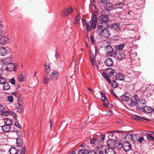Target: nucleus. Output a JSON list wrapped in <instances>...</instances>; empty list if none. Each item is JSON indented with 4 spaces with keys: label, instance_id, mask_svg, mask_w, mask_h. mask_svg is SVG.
I'll return each instance as SVG.
<instances>
[{
    "label": "nucleus",
    "instance_id": "f257e3e1",
    "mask_svg": "<svg viewBox=\"0 0 154 154\" xmlns=\"http://www.w3.org/2000/svg\"><path fill=\"white\" fill-rule=\"evenodd\" d=\"M114 70L110 68L106 69L105 71V73H103L104 78L109 83H110L111 82V80L109 78V77L112 76L114 74Z\"/></svg>",
    "mask_w": 154,
    "mask_h": 154
},
{
    "label": "nucleus",
    "instance_id": "f03ea898",
    "mask_svg": "<svg viewBox=\"0 0 154 154\" xmlns=\"http://www.w3.org/2000/svg\"><path fill=\"white\" fill-rule=\"evenodd\" d=\"M139 99V97L137 94L133 97L128 101V104L130 106H134L137 104V102Z\"/></svg>",
    "mask_w": 154,
    "mask_h": 154
},
{
    "label": "nucleus",
    "instance_id": "7ed1b4c3",
    "mask_svg": "<svg viewBox=\"0 0 154 154\" xmlns=\"http://www.w3.org/2000/svg\"><path fill=\"white\" fill-rule=\"evenodd\" d=\"M146 101L143 98H141L139 97V99L137 102V109L140 111H141L146 106Z\"/></svg>",
    "mask_w": 154,
    "mask_h": 154
},
{
    "label": "nucleus",
    "instance_id": "20e7f679",
    "mask_svg": "<svg viewBox=\"0 0 154 154\" xmlns=\"http://www.w3.org/2000/svg\"><path fill=\"white\" fill-rule=\"evenodd\" d=\"M105 48V52L108 56L113 57L116 52V50L113 51V49L110 45L106 46Z\"/></svg>",
    "mask_w": 154,
    "mask_h": 154
},
{
    "label": "nucleus",
    "instance_id": "39448f33",
    "mask_svg": "<svg viewBox=\"0 0 154 154\" xmlns=\"http://www.w3.org/2000/svg\"><path fill=\"white\" fill-rule=\"evenodd\" d=\"M113 57L116 59L122 60L124 59L126 57V54L124 51H119L117 52L116 51V52Z\"/></svg>",
    "mask_w": 154,
    "mask_h": 154
},
{
    "label": "nucleus",
    "instance_id": "423d86ee",
    "mask_svg": "<svg viewBox=\"0 0 154 154\" xmlns=\"http://www.w3.org/2000/svg\"><path fill=\"white\" fill-rule=\"evenodd\" d=\"M18 66V65L17 63H11L8 64L6 67V69L8 71L11 72L14 71L15 72Z\"/></svg>",
    "mask_w": 154,
    "mask_h": 154
},
{
    "label": "nucleus",
    "instance_id": "0eeeda50",
    "mask_svg": "<svg viewBox=\"0 0 154 154\" xmlns=\"http://www.w3.org/2000/svg\"><path fill=\"white\" fill-rule=\"evenodd\" d=\"M110 34L109 30L106 28L103 29L100 32V35L106 38L109 37Z\"/></svg>",
    "mask_w": 154,
    "mask_h": 154
},
{
    "label": "nucleus",
    "instance_id": "6e6552de",
    "mask_svg": "<svg viewBox=\"0 0 154 154\" xmlns=\"http://www.w3.org/2000/svg\"><path fill=\"white\" fill-rule=\"evenodd\" d=\"M97 18L96 14L94 13L92 15L91 21L93 29H94L96 27L97 24Z\"/></svg>",
    "mask_w": 154,
    "mask_h": 154
},
{
    "label": "nucleus",
    "instance_id": "1a4fd4ad",
    "mask_svg": "<svg viewBox=\"0 0 154 154\" xmlns=\"http://www.w3.org/2000/svg\"><path fill=\"white\" fill-rule=\"evenodd\" d=\"M123 148L126 152L129 151L132 148V146L129 142L125 141L122 144Z\"/></svg>",
    "mask_w": 154,
    "mask_h": 154
},
{
    "label": "nucleus",
    "instance_id": "9d476101",
    "mask_svg": "<svg viewBox=\"0 0 154 154\" xmlns=\"http://www.w3.org/2000/svg\"><path fill=\"white\" fill-rule=\"evenodd\" d=\"M73 11V9L72 7L67 8L64 9L62 13V16L63 17L67 16L68 14H71Z\"/></svg>",
    "mask_w": 154,
    "mask_h": 154
},
{
    "label": "nucleus",
    "instance_id": "9b49d317",
    "mask_svg": "<svg viewBox=\"0 0 154 154\" xmlns=\"http://www.w3.org/2000/svg\"><path fill=\"white\" fill-rule=\"evenodd\" d=\"M58 75V72L56 70H54L50 75V79L52 80L56 79Z\"/></svg>",
    "mask_w": 154,
    "mask_h": 154
},
{
    "label": "nucleus",
    "instance_id": "f8f14e48",
    "mask_svg": "<svg viewBox=\"0 0 154 154\" xmlns=\"http://www.w3.org/2000/svg\"><path fill=\"white\" fill-rule=\"evenodd\" d=\"M110 27L113 30H116L118 32L120 31V25L118 23H112Z\"/></svg>",
    "mask_w": 154,
    "mask_h": 154
},
{
    "label": "nucleus",
    "instance_id": "ddd939ff",
    "mask_svg": "<svg viewBox=\"0 0 154 154\" xmlns=\"http://www.w3.org/2000/svg\"><path fill=\"white\" fill-rule=\"evenodd\" d=\"M116 144V142L113 140L109 141L107 142V145L109 147V148H112L114 149L117 148V146Z\"/></svg>",
    "mask_w": 154,
    "mask_h": 154
},
{
    "label": "nucleus",
    "instance_id": "4468645a",
    "mask_svg": "<svg viewBox=\"0 0 154 154\" xmlns=\"http://www.w3.org/2000/svg\"><path fill=\"white\" fill-rule=\"evenodd\" d=\"M98 20L100 21H101L103 23H106L108 20V17L107 15H102L99 17Z\"/></svg>",
    "mask_w": 154,
    "mask_h": 154
},
{
    "label": "nucleus",
    "instance_id": "2eb2a0df",
    "mask_svg": "<svg viewBox=\"0 0 154 154\" xmlns=\"http://www.w3.org/2000/svg\"><path fill=\"white\" fill-rule=\"evenodd\" d=\"M130 98V94L128 93H126L121 96L122 100L126 102L127 104H128V101L129 100Z\"/></svg>",
    "mask_w": 154,
    "mask_h": 154
},
{
    "label": "nucleus",
    "instance_id": "dca6fc26",
    "mask_svg": "<svg viewBox=\"0 0 154 154\" xmlns=\"http://www.w3.org/2000/svg\"><path fill=\"white\" fill-rule=\"evenodd\" d=\"M9 42V38L7 36H3L0 39V43L2 45H4Z\"/></svg>",
    "mask_w": 154,
    "mask_h": 154
},
{
    "label": "nucleus",
    "instance_id": "f3484780",
    "mask_svg": "<svg viewBox=\"0 0 154 154\" xmlns=\"http://www.w3.org/2000/svg\"><path fill=\"white\" fill-rule=\"evenodd\" d=\"M153 110V109L151 107L145 106L141 111L149 113Z\"/></svg>",
    "mask_w": 154,
    "mask_h": 154
},
{
    "label": "nucleus",
    "instance_id": "a211bd4d",
    "mask_svg": "<svg viewBox=\"0 0 154 154\" xmlns=\"http://www.w3.org/2000/svg\"><path fill=\"white\" fill-rule=\"evenodd\" d=\"M104 63L106 66H109L113 65V62L111 58H108L105 61Z\"/></svg>",
    "mask_w": 154,
    "mask_h": 154
},
{
    "label": "nucleus",
    "instance_id": "6ab92c4d",
    "mask_svg": "<svg viewBox=\"0 0 154 154\" xmlns=\"http://www.w3.org/2000/svg\"><path fill=\"white\" fill-rule=\"evenodd\" d=\"M12 58L10 57H8L5 59H3L2 60V62L3 64H7L11 63L12 61Z\"/></svg>",
    "mask_w": 154,
    "mask_h": 154
},
{
    "label": "nucleus",
    "instance_id": "aec40b11",
    "mask_svg": "<svg viewBox=\"0 0 154 154\" xmlns=\"http://www.w3.org/2000/svg\"><path fill=\"white\" fill-rule=\"evenodd\" d=\"M124 5H125L123 2H119L113 5L112 7L114 9L121 8Z\"/></svg>",
    "mask_w": 154,
    "mask_h": 154
},
{
    "label": "nucleus",
    "instance_id": "412c9836",
    "mask_svg": "<svg viewBox=\"0 0 154 154\" xmlns=\"http://www.w3.org/2000/svg\"><path fill=\"white\" fill-rule=\"evenodd\" d=\"M154 134V131H149V133L147 134V138L148 140L153 141L154 140L153 135Z\"/></svg>",
    "mask_w": 154,
    "mask_h": 154
},
{
    "label": "nucleus",
    "instance_id": "4be33fe9",
    "mask_svg": "<svg viewBox=\"0 0 154 154\" xmlns=\"http://www.w3.org/2000/svg\"><path fill=\"white\" fill-rule=\"evenodd\" d=\"M2 128L3 131L5 133L8 132L11 130L10 126L6 125L2 126Z\"/></svg>",
    "mask_w": 154,
    "mask_h": 154
},
{
    "label": "nucleus",
    "instance_id": "5701e85b",
    "mask_svg": "<svg viewBox=\"0 0 154 154\" xmlns=\"http://www.w3.org/2000/svg\"><path fill=\"white\" fill-rule=\"evenodd\" d=\"M7 50L4 47H0V55L5 56L7 53Z\"/></svg>",
    "mask_w": 154,
    "mask_h": 154
},
{
    "label": "nucleus",
    "instance_id": "b1692460",
    "mask_svg": "<svg viewBox=\"0 0 154 154\" xmlns=\"http://www.w3.org/2000/svg\"><path fill=\"white\" fill-rule=\"evenodd\" d=\"M105 154H116L115 150L112 148H107L105 150Z\"/></svg>",
    "mask_w": 154,
    "mask_h": 154
},
{
    "label": "nucleus",
    "instance_id": "393cba45",
    "mask_svg": "<svg viewBox=\"0 0 154 154\" xmlns=\"http://www.w3.org/2000/svg\"><path fill=\"white\" fill-rule=\"evenodd\" d=\"M16 109L18 112H20L22 110V106L21 102H19L16 104Z\"/></svg>",
    "mask_w": 154,
    "mask_h": 154
},
{
    "label": "nucleus",
    "instance_id": "a878e982",
    "mask_svg": "<svg viewBox=\"0 0 154 154\" xmlns=\"http://www.w3.org/2000/svg\"><path fill=\"white\" fill-rule=\"evenodd\" d=\"M116 80L123 81L124 79V76L123 74H118L116 76Z\"/></svg>",
    "mask_w": 154,
    "mask_h": 154
},
{
    "label": "nucleus",
    "instance_id": "bb28decb",
    "mask_svg": "<svg viewBox=\"0 0 154 154\" xmlns=\"http://www.w3.org/2000/svg\"><path fill=\"white\" fill-rule=\"evenodd\" d=\"M4 122L5 125L10 126L13 124L12 121L8 118H5L4 119Z\"/></svg>",
    "mask_w": 154,
    "mask_h": 154
},
{
    "label": "nucleus",
    "instance_id": "cd10ccee",
    "mask_svg": "<svg viewBox=\"0 0 154 154\" xmlns=\"http://www.w3.org/2000/svg\"><path fill=\"white\" fill-rule=\"evenodd\" d=\"M86 28V30L88 32H90L92 28V23L90 21L87 22V23L85 26Z\"/></svg>",
    "mask_w": 154,
    "mask_h": 154
},
{
    "label": "nucleus",
    "instance_id": "c85d7f7f",
    "mask_svg": "<svg viewBox=\"0 0 154 154\" xmlns=\"http://www.w3.org/2000/svg\"><path fill=\"white\" fill-rule=\"evenodd\" d=\"M10 154H17L18 150L14 147H11L9 150Z\"/></svg>",
    "mask_w": 154,
    "mask_h": 154
},
{
    "label": "nucleus",
    "instance_id": "c756f323",
    "mask_svg": "<svg viewBox=\"0 0 154 154\" xmlns=\"http://www.w3.org/2000/svg\"><path fill=\"white\" fill-rule=\"evenodd\" d=\"M23 144V140L20 137L17 138V144L18 146H21Z\"/></svg>",
    "mask_w": 154,
    "mask_h": 154
},
{
    "label": "nucleus",
    "instance_id": "7c9ffc66",
    "mask_svg": "<svg viewBox=\"0 0 154 154\" xmlns=\"http://www.w3.org/2000/svg\"><path fill=\"white\" fill-rule=\"evenodd\" d=\"M125 46V44L124 43L120 44L116 46L115 47V49L116 50H122Z\"/></svg>",
    "mask_w": 154,
    "mask_h": 154
},
{
    "label": "nucleus",
    "instance_id": "2f4dec72",
    "mask_svg": "<svg viewBox=\"0 0 154 154\" xmlns=\"http://www.w3.org/2000/svg\"><path fill=\"white\" fill-rule=\"evenodd\" d=\"M90 143H92V144H100V140L97 138L93 139L91 140H90Z\"/></svg>",
    "mask_w": 154,
    "mask_h": 154
},
{
    "label": "nucleus",
    "instance_id": "473e14b6",
    "mask_svg": "<svg viewBox=\"0 0 154 154\" xmlns=\"http://www.w3.org/2000/svg\"><path fill=\"white\" fill-rule=\"evenodd\" d=\"M18 79L19 82H23L25 80V77L21 73L18 76Z\"/></svg>",
    "mask_w": 154,
    "mask_h": 154
},
{
    "label": "nucleus",
    "instance_id": "72a5a7b5",
    "mask_svg": "<svg viewBox=\"0 0 154 154\" xmlns=\"http://www.w3.org/2000/svg\"><path fill=\"white\" fill-rule=\"evenodd\" d=\"M89 152L87 149H80L78 152V154H88Z\"/></svg>",
    "mask_w": 154,
    "mask_h": 154
},
{
    "label": "nucleus",
    "instance_id": "f704fd0d",
    "mask_svg": "<svg viewBox=\"0 0 154 154\" xmlns=\"http://www.w3.org/2000/svg\"><path fill=\"white\" fill-rule=\"evenodd\" d=\"M45 69L46 70L47 74H48L50 70V66L48 63H45Z\"/></svg>",
    "mask_w": 154,
    "mask_h": 154
},
{
    "label": "nucleus",
    "instance_id": "c9c22d12",
    "mask_svg": "<svg viewBox=\"0 0 154 154\" xmlns=\"http://www.w3.org/2000/svg\"><path fill=\"white\" fill-rule=\"evenodd\" d=\"M10 88V86L8 83H5L3 85V89L4 90H7Z\"/></svg>",
    "mask_w": 154,
    "mask_h": 154
},
{
    "label": "nucleus",
    "instance_id": "e433bc0d",
    "mask_svg": "<svg viewBox=\"0 0 154 154\" xmlns=\"http://www.w3.org/2000/svg\"><path fill=\"white\" fill-rule=\"evenodd\" d=\"M50 79V78L48 79V76L46 75H45L43 78V83L47 84Z\"/></svg>",
    "mask_w": 154,
    "mask_h": 154
},
{
    "label": "nucleus",
    "instance_id": "4c0bfd02",
    "mask_svg": "<svg viewBox=\"0 0 154 154\" xmlns=\"http://www.w3.org/2000/svg\"><path fill=\"white\" fill-rule=\"evenodd\" d=\"M137 136L138 135L135 134H132L131 139L134 141L137 142V140L138 139Z\"/></svg>",
    "mask_w": 154,
    "mask_h": 154
},
{
    "label": "nucleus",
    "instance_id": "58836bf2",
    "mask_svg": "<svg viewBox=\"0 0 154 154\" xmlns=\"http://www.w3.org/2000/svg\"><path fill=\"white\" fill-rule=\"evenodd\" d=\"M6 82V80L4 77L0 76V84H3Z\"/></svg>",
    "mask_w": 154,
    "mask_h": 154
},
{
    "label": "nucleus",
    "instance_id": "ea45409f",
    "mask_svg": "<svg viewBox=\"0 0 154 154\" xmlns=\"http://www.w3.org/2000/svg\"><path fill=\"white\" fill-rule=\"evenodd\" d=\"M111 86L114 88H116L118 86V84L115 81H112Z\"/></svg>",
    "mask_w": 154,
    "mask_h": 154
},
{
    "label": "nucleus",
    "instance_id": "a19ab883",
    "mask_svg": "<svg viewBox=\"0 0 154 154\" xmlns=\"http://www.w3.org/2000/svg\"><path fill=\"white\" fill-rule=\"evenodd\" d=\"M145 141V139L143 137H139L137 140V142H139L140 143H142L143 141Z\"/></svg>",
    "mask_w": 154,
    "mask_h": 154
},
{
    "label": "nucleus",
    "instance_id": "79ce46f5",
    "mask_svg": "<svg viewBox=\"0 0 154 154\" xmlns=\"http://www.w3.org/2000/svg\"><path fill=\"white\" fill-rule=\"evenodd\" d=\"M105 137V135L103 134L100 136V138H98L100 140V143H101L103 142V141L104 140Z\"/></svg>",
    "mask_w": 154,
    "mask_h": 154
},
{
    "label": "nucleus",
    "instance_id": "37998d69",
    "mask_svg": "<svg viewBox=\"0 0 154 154\" xmlns=\"http://www.w3.org/2000/svg\"><path fill=\"white\" fill-rule=\"evenodd\" d=\"M94 56H91L90 59L91 60V62L92 63V64L93 66H96V63L95 62L94 60Z\"/></svg>",
    "mask_w": 154,
    "mask_h": 154
},
{
    "label": "nucleus",
    "instance_id": "c03bdc74",
    "mask_svg": "<svg viewBox=\"0 0 154 154\" xmlns=\"http://www.w3.org/2000/svg\"><path fill=\"white\" fill-rule=\"evenodd\" d=\"M82 21L83 26H85L87 23L86 20L85 18H83L82 19Z\"/></svg>",
    "mask_w": 154,
    "mask_h": 154
},
{
    "label": "nucleus",
    "instance_id": "a18cd8bd",
    "mask_svg": "<svg viewBox=\"0 0 154 154\" xmlns=\"http://www.w3.org/2000/svg\"><path fill=\"white\" fill-rule=\"evenodd\" d=\"M1 114L5 116H9L10 115V112L7 111H3L2 113Z\"/></svg>",
    "mask_w": 154,
    "mask_h": 154
},
{
    "label": "nucleus",
    "instance_id": "49530a36",
    "mask_svg": "<svg viewBox=\"0 0 154 154\" xmlns=\"http://www.w3.org/2000/svg\"><path fill=\"white\" fill-rule=\"evenodd\" d=\"M8 101L11 103H12L14 101L13 97L12 96H8Z\"/></svg>",
    "mask_w": 154,
    "mask_h": 154
},
{
    "label": "nucleus",
    "instance_id": "de8ad7c7",
    "mask_svg": "<svg viewBox=\"0 0 154 154\" xmlns=\"http://www.w3.org/2000/svg\"><path fill=\"white\" fill-rule=\"evenodd\" d=\"M103 22H100L99 23L97 27L98 28V29H100L103 28Z\"/></svg>",
    "mask_w": 154,
    "mask_h": 154
},
{
    "label": "nucleus",
    "instance_id": "09e8293b",
    "mask_svg": "<svg viewBox=\"0 0 154 154\" xmlns=\"http://www.w3.org/2000/svg\"><path fill=\"white\" fill-rule=\"evenodd\" d=\"M108 134H109L108 135V137L109 139H111V138L114 135L112 131H108L107 132Z\"/></svg>",
    "mask_w": 154,
    "mask_h": 154
},
{
    "label": "nucleus",
    "instance_id": "8fccbe9b",
    "mask_svg": "<svg viewBox=\"0 0 154 154\" xmlns=\"http://www.w3.org/2000/svg\"><path fill=\"white\" fill-rule=\"evenodd\" d=\"M90 39L91 41V43L92 44H93V43L95 42V40L94 38V37L93 35H92L90 37Z\"/></svg>",
    "mask_w": 154,
    "mask_h": 154
},
{
    "label": "nucleus",
    "instance_id": "3c124183",
    "mask_svg": "<svg viewBox=\"0 0 154 154\" xmlns=\"http://www.w3.org/2000/svg\"><path fill=\"white\" fill-rule=\"evenodd\" d=\"M80 15V14L79 13L77 14V15L75 17V20H80L81 18V17Z\"/></svg>",
    "mask_w": 154,
    "mask_h": 154
},
{
    "label": "nucleus",
    "instance_id": "603ef678",
    "mask_svg": "<svg viewBox=\"0 0 154 154\" xmlns=\"http://www.w3.org/2000/svg\"><path fill=\"white\" fill-rule=\"evenodd\" d=\"M14 125L15 126L19 128H21V125L18 122H15L14 124Z\"/></svg>",
    "mask_w": 154,
    "mask_h": 154
},
{
    "label": "nucleus",
    "instance_id": "864d4df0",
    "mask_svg": "<svg viewBox=\"0 0 154 154\" xmlns=\"http://www.w3.org/2000/svg\"><path fill=\"white\" fill-rule=\"evenodd\" d=\"M103 102V105L104 106L107 107L109 105V103L107 100Z\"/></svg>",
    "mask_w": 154,
    "mask_h": 154
},
{
    "label": "nucleus",
    "instance_id": "5fc2aeb1",
    "mask_svg": "<svg viewBox=\"0 0 154 154\" xmlns=\"http://www.w3.org/2000/svg\"><path fill=\"white\" fill-rule=\"evenodd\" d=\"M10 82L12 85H14L15 83V81L14 79V78H12L10 80Z\"/></svg>",
    "mask_w": 154,
    "mask_h": 154
},
{
    "label": "nucleus",
    "instance_id": "6e6d98bb",
    "mask_svg": "<svg viewBox=\"0 0 154 154\" xmlns=\"http://www.w3.org/2000/svg\"><path fill=\"white\" fill-rule=\"evenodd\" d=\"M109 0H101V3L104 4H108Z\"/></svg>",
    "mask_w": 154,
    "mask_h": 154
},
{
    "label": "nucleus",
    "instance_id": "4d7b16f0",
    "mask_svg": "<svg viewBox=\"0 0 154 154\" xmlns=\"http://www.w3.org/2000/svg\"><path fill=\"white\" fill-rule=\"evenodd\" d=\"M112 114V111L110 109L109 111L106 114V115H107V116H109L111 115Z\"/></svg>",
    "mask_w": 154,
    "mask_h": 154
},
{
    "label": "nucleus",
    "instance_id": "13d9d810",
    "mask_svg": "<svg viewBox=\"0 0 154 154\" xmlns=\"http://www.w3.org/2000/svg\"><path fill=\"white\" fill-rule=\"evenodd\" d=\"M55 57L57 59H59L60 57V55L57 52V51H56Z\"/></svg>",
    "mask_w": 154,
    "mask_h": 154
},
{
    "label": "nucleus",
    "instance_id": "bf43d9fd",
    "mask_svg": "<svg viewBox=\"0 0 154 154\" xmlns=\"http://www.w3.org/2000/svg\"><path fill=\"white\" fill-rule=\"evenodd\" d=\"M132 136V135H131V134H127L125 136V139H127V138H131V139Z\"/></svg>",
    "mask_w": 154,
    "mask_h": 154
},
{
    "label": "nucleus",
    "instance_id": "052dcab7",
    "mask_svg": "<svg viewBox=\"0 0 154 154\" xmlns=\"http://www.w3.org/2000/svg\"><path fill=\"white\" fill-rule=\"evenodd\" d=\"M4 110V108L2 105L0 104V112L1 113Z\"/></svg>",
    "mask_w": 154,
    "mask_h": 154
},
{
    "label": "nucleus",
    "instance_id": "680f3d73",
    "mask_svg": "<svg viewBox=\"0 0 154 154\" xmlns=\"http://www.w3.org/2000/svg\"><path fill=\"white\" fill-rule=\"evenodd\" d=\"M25 147H23V148L21 150V151L20 153L21 154H24L25 153Z\"/></svg>",
    "mask_w": 154,
    "mask_h": 154
},
{
    "label": "nucleus",
    "instance_id": "e2e57ef3",
    "mask_svg": "<svg viewBox=\"0 0 154 154\" xmlns=\"http://www.w3.org/2000/svg\"><path fill=\"white\" fill-rule=\"evenodd\" d=\"M101 98L102 100L103 101H106V100H107V99L106 96H102Z\"/></svg>",
    "mask_w": 154,
    "mask_h": 154
},
{
    "label": "nucleus",
    "instance_id": "0e129e2a",
    "mask_svg": "<svg viewBox=\"0 0 154 154\" xmlns=\"http://www.w3.org/2000/svg\"><path fill=\"white\" fill-rule=\"evenodd\" d=\"M12 94L15 96L17 97L18 95V93L17 92H13Z\"/></svg>",
    "mask_w": 154,
    "mask_h": 154
},
{
    "label": "nucleus",
    "instance_id": "69168bd1",
    "mask_svg": "<svg viewBox=\"0 0 154 154\" xmlns=\"http://www.w3.org/2000/svg\"><path fill=\"white\" fill-rule=\"evenodd\" d=\"M109 10H108L107 9H105L102 12V14H104V13L105 12L106 13V12H108L109 11Z\"/></svg>",
    "mask_w": 154,
    "mask_h": 154
},
{
    "label": "nucleus",
    "instance_id": "338daca9",
    "mask_svg": "<svg viewBox=\"0 0 154 154\" xmlns=\"http://www.w3.org/2000/svg\"><path fill=\"white\" fill-rule=\"evenodd\" d=\"M79 20H74V22L75 25H78L79 23Z\"/></svg>",
    "mask_w": 154,
    "mask_h": 154
},
{
    "label": "nucleus",
    "instance_id": "774afa93",
    "mask_svg": "<svg viewBox=\"0 0 154 154\" xmlns=\"http://www.w3.org/2000/svg\"><path fill=\"white\" fill-rule=\"evenodd\" d=\"M88 154H97L94 151H92L91 152H89Z\"/></svg>",
    "mask_w": 154,
    "mask_h": 154
}]
</instances>
